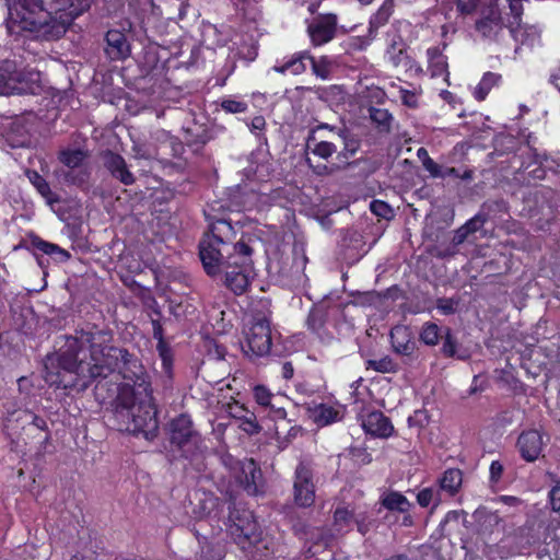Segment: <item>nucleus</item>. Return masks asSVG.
Returning a JSON list of instances; mask_svg holds the SVG:
<instances>
[{
	"mask_svg": "<svg viewBox=\"0 0 560 560\" xmlns=\"http://www.w3.org/2000/svg\"><path fill=\"white\" fill-rule=\"evenodd\" d=\"M108 329L78 330L44 360V380L62 389H86L96 378L118 371L127 383L118 388V406H131L137 395L153 393L151 376L142 361L125 348L112 346Z\"/></svg>",
	"mask_w": 560,
	"mask_h": 560,
	"instance_id": "f257e3e1",
	"label": "nucleus"
},
{
	"mask_svg": "<svg viewBox=\"0 0 560 560\" xmlns=\"http://www.w3.org/2000/svg\"><path fill=\"white\" fill-rule=\"evenodd\" d=\"M94 0H4L11 35L24 32L45 40L65 35L72 22L89 11Z\"/></svg>",
	"mask_w": 560,
	"mask_h": 560,
	"instance_id": "f03ea898",
	"label": "nucleus"
},
{
	"mask_svg": "<svg viewBox=\"0 0 560 560\" xmlns=\"http://www.w3.org/2000/svg\"><path fill=\"white\" fill-rule=\"evenodd\" d=\"M232 234V224L222 219L211 223L209 230L200 240L198 254L208 276L215 277L220 275L225 260H229V257L234 254L235 243L229 241Z\"/></svg>",
	"mask_w": 560,
	"mask_h": 560,
	"instance_id": "7ed1b4c3",
	"label": "nucleus"
},
{
	"mask_svg": "<svg viewBox=\"0 0 560 560\" xmlns=\"http://www.w3.org/2000/svg\"><path fill=\"white\" fill-rule=\"evenodd\" d=\"M116 413L128 418L125 427L127 432L136 436L141 434L147 440H153L156 436L159 419L153 393L137 395L131 406H118L116 402Z\"/></svg>",
	"mask_w": 560,
	"mask_h": 560,
	"instance_id": "20e7f679",
	"label": "nucleus"
},
{
	"mask_svg": "<svg viewBox=\"0 0 560 560\" xmlns=\"http://www.w3.org/2000/svg\"><path fill=\"white\" fill-rule=\"evenodd\" d=\"M233 250L234 254L225 260L221 272L224 273V285L235 295H242L250 285L254 248L241 238L234 244Z\"/></svg>",
	"mask_w": 560,
	"mask_h": 560,
	"instance_id": "39448f33",
	"label": "nucleus"
},
{
	"mask_svg": "<svg viewBox=\"0 0 560 560\" xmlns=\"http://www.w3.org/2000/svg\"><path fill=\"white\" fill-rule=\"evenodd\" d=\"M228 532L233 541L244 551L250 550L262 540V529L254 513L235 503L229 505Z\"/></svg>",
	"mask_w": 560,
	"mask_h": 560,
	"instance_id": "423d86ee",
	"label": "nucleus"
},
{
	"mask_svg": "<svg viewBox=\"0 0 560 560\" xmlns=\"http://www.w3.org/2000/svg\"><path fill=\"white\" fill-rule=\"evenodd\" d=\"M40 72L34 69H19L15 61L0 63V95L37 94L42 90Z\"/></svg>",
	"mask_w": 560,
	"mask_h": 560,
	"instance_id": "0eeeda50",
	"label": "nucleus"
},
{
	"mask_svg": "<svg viewBox=\"0 0 560 560\" xmlns=\"http://www.w3.org/2000/svg\"><path fill=\"white\" fill-rule=\"evenodd\" d=\"M271 311L267 307L264 310H254L249 330L246 334V347H243L245 354L261 358L270 354L271 338Z\"/></svg>",
	"mask_w": 560,
	"mask_h": 560,
	"instance_id": "6e6552de",
	"label": "nucleus"
},
{
	"mask_svg": "<svg viewBox=\"0 0 560 560\" xmlns=\"http://www.w3.org/2000/svg\"><path fill=\"white\" fill-rule=\"evenodd\" d=\"M168 436L171 445L186 459L191 457L200 442V435L187 413H180L170 421Z\"/></svg>",
	"mask_w": 560,
	"mask_h": 560,
	"instance_id": "1a4fd4ad",
	"label": "nucleus"
},
{
	"mask_svg": "<svg viewBox=\"0 0 560 560\" xmlns=\"http://www.w3.org/2000/svg\"><path fill=\"white\" fill-rule=\"evenodd\" d=\"M474 28L483 39L497 42L506 28L500 0H483L477 9Z\"/></svg>",
	"mask_w": 560,
	"mask_h": 560,
	"instance_id": "9d476101",
	"label": "nucleus"
},
{
	"mask_svg": "<svg viewBox=\"0 0 560 560\" xmlns=\"http://www.w3.org/2000/svg\"><path fill=\"white\" fill-rule=\"evenodd\" d=\"M293 499L300 508H310L315 502L314 472L304 463H300L294 471Z\"/></svg>",
	"mask_w": 560,
	"mask_h": 560,
	"instance_id": "9b49d317",
	"label": "nucleus"
},
{
	"mask_svg": "<svg viewBox=\"0 0 560 560\" xmlns=\"http://www.w3.org/2000/svg\"><path fill=\"white\" fill-rule=\"evenodd\" d=\"M20 247L31 252L39 266H43L39 254L49 256L56 262H66L71 258L68 250L61 248L55 243L43 240L35 233L28 235V240L20 244Z\"/></svg>",
	"mask_w": 560,
	"mask_h": 560,
	"instance_id": "f8f14e48",
	"label": "nucleus"
},
{
	"mask_svg": "<svg viewBox=\"0 0 560 560\" xmlns=\"http://www.w3.org/2000/svg\"><path fill=\"white\" fill-rule=\"evenodd\" d=\"M338 19L334 13L318 14L308 25L307 33L314 46L332 40L337 33Z\"/></svg>",
	"mask_w": 560,
	"mask_h": 560,
	"instance_id": "ddd939ff",
	"label": "nucleus"
},
{
	"mask_svg": "<svg viewBox=\"0 0 560 560\" xmlns=\"http://www.w3.org/2000/svg\"><path fill=\"white\" fill-rule=\"evenodd\" d=\"M237 480L243 490L249 495L256 497L265 493L262 471L253 458L242 463Z\"/></svg>",
	"mask_w": 560,
	"mask_h": 560,
	"instance_id": "4468645a",
	"label": "nucleus"
},
{
	"mask_svg": "<svg viewBox=\"0 0 560 560\" xmlns=\"http://www.w3.org/2000/svg\"><path fill=\"white\" fill-rule=\"evenodd\" d=\"M101 160L103 166L108 171L113 178L117 179L126 186L135 184L136 177L129 171L122 155L107 149L101 153Z\"/></svg>",
	"mask_w": 560,
	"mask_h": 560,
	"instance_id": "2eb2a0df",
	"label": "nucleus"
},
{
	"mask_svg": "<svg viewBox=\"0 0 560 560\" xmlns=\"http://www.w3.org/2000/svg\"><path fill=\"white\" fill-rule=\"evenodd\" d=\"M210 139L211 131L205 124L194 120L183 128V140L194 155L201 154Z\"/></svg>",
	"mask_w": 560,
	"mask_h": 560,
	"instance_id": "dca6fc26",
	"label": "nucleus"
},
{
	"mask_svg": "<svg viewBox=\"0 0 560 560\" xmlns=\"http://www.w3.org/2000/svg\"><path fill=\"white\" fill-rule=\"evenodd\" d=\"M393 351L399 355L411 357L417 350V341L411 328L407 325H396L389 332Z\"/></svg>",
	"mask_w": 560,
	"mask_h": 560,
	"instance_id": "f3484780",
	"label": "nucleus"
},
{
	"mask_svg": "<svg viewBox=\"0 0 560 560\" xmlns=\"http://www.w3.org/2000/svg\"><path fill=\"white\" fill-rule=\"evenodd\" d=\"M542 445V435L537 430L523 431L516 442L521 457L528 463L539 457Z\"/></svg>",
	"mask_w": 560,
	"mask_h": 560,
	"instance_id": "a211bd4d",
	"label": "nucleus"
},
{
	"mask_svg": "<svg viewBox=\"0 0 560 560\" xmlns=\"http://www.w3.org/2000/svg\"><path fill=\"white\" fill-rule=\"evenodd\" d=\"M362 428L365 433L381 439H387L394 432L390 419L380 410L370 411L362 420Z\"/></svg>",
	"mask_w": 560,
	"mask_h": 560,
	"instance_id": "6ab92c4d",
	"label": "nucleus"
},
{
	"mask_svg": "<svg viewBox=\"0 0 560 560\" xmlns=\"http://www.w3.org/2000/svg\"><path fill=\"white\" fill-rule=\"evenodd\" d=\"M168 147L171 150L172 156L175 159V161H168V160H158L160 164H162V167L166 170V174L171 175L172 173H183L186 171L189 159L185 156L186 152V144L184 140H180L179 138L172 137L168 141Z\"/></svg>",
	"mask_w": 560,
	"mask_h": 560,
	"instance_id": "aec40b11",
	"label": "nucleus"
},
{
	"mask_svg": "<svg viewBox=\"0 0 560 560\" xmlns=\"http://www.w3.org/2000/svg\"><path fill=\"white\" fill-rule=\"evenodd\" d=\"M105 43V52L110 60H124L130 55V44L122 31H107Z\"/></svg>",
	"mask_w": 560,
	"mask_h": 560,
	"instance_id": "412c9836",
	"label": "nucleus"
},
{
	"mask_svg": "<svg viewBox=\"0 0 560 560\" xmlns=\"http://www.w3.org/2000/svg\"><path fill=\"white\" fill-rule=\"evenodd\" d=\"M310 417L319 427H326L335 422L341 421L345 417V408L342 406H331L328 404H317L310 408Z\"/></svg>",
	"mask_w": 560,
	"mask_h": 560,
	"instance_id": "4be33fe9",
	"label": "nucleus"
},
{
	"mask_svg": "<svg viewBox=\"0 0 560 560\" xmlns=\"http://www.w3.org/2000/svg\"><path fill=\"white\" fill-rule=\"evenodd\" d=\"M311 58L308 50L298 51L290 57L283 58L281 61L277 60L272 70L280 74L291 73L293 75L302 74L306 71L305 60Z\"/></svg>",
	"mask_w": 560,
	"mask_h": 560,
	"instance_id": "5701e85b",
	"label": "nucleus"
},
{
	"mask_svg": "<svg viewBox=\"0 0 560 560\" xmlns=\"http://www.w3.org/2000/svg\"><path fill=\"white\" fill-rule=\"evenodd\" d=\"M427 56L430 75L432 78L444 77V80L447 82L450 78L447 57L436 46L428 48Z\"/></svg>",
	"mask_w": 560,
	"mask_h": 560,
	"instance_id": "b1692460",
	"label": "nucleus"
},
{
	"mask_svg": "<svg viewBox=\"0 0 560 560\" xmlns=\"http://www.w3.org/2000/svg\"><path fill=\"white\" fill-rule=\"evenodd\" d=\"M509 32L514 42L521 46H527L532 48L540 43L541 30L536 25L522 23L520 26L509 30Z\"/></svg>",
	"mask_w": 560,
	"mask_h": 560,
	"instance_id": "393cba45",
	"label": "nucleus"
},
{
	"mask_svg": "<svg viewBox=\"0 0 560 560\" xmlns=\"http://www.w3.org/2000/svg\"><path fill=\"white\" fill-rule=\"evenodd\" d=\"M395 11V0H384L369 20L368 34L374 38L381 27L386 25Z\"/></svg>",
	"mask_w": 560,
	"mask_h": 560,
	"instance_id": "a878e982",
	"label": "nucleus"
},
{
	"mask_svg": "<svg viewBox=\"0 0 560 560\" xmlns=\"http://www.w3.org/2000/svg\"><path fill=\"white\" fill-rule=\"evenodd\" d=\"M159 358L163 371V388L164 390L173 389L174 381V352L170 345L165 347H156Z\"/></svg>",
	"mask_w": 560,
	"mask_h": 560,
	"instance_id": "bb28decb",
	"label": "nucleus"
},
{
	"mask_svg": "<svg viewBox=\"0 0 560 560\" xmlns=\"http://www.w3.org/2000/svg\"><path fill=\"white\" fill-rule=\"evenodd\" d=\"M305 145L306 150L324 160H328L337 152V145L331 141L319 140L315 137V130H308Z\"/></svg>",
	"mask_w": 560,
	"mask_h": 560,
	"instance_id": "cd10ccee",
	"label": "nucleus"
},
{
	"mask_svg": "<svg viewBox=\"0 0 560 560\" xmlns=\"http://www.w3.org/2000/svg\"><path fill=\"white\" fill-rule=\"evenodd\" d=\"M438 482L440 489L448 497H455L463 485V471L459 468H447Z\"/></svg>",
	"mask_w": 560,
	"mask_h": 560,
	"instance_id": "c85d7f7f",
	"label": "nucleus"
},
{
	"mask_svg": "<svg viewBox=\"0 0 560 560\" xmlns=\"http://www.w3.org/2000/svg\"><path fill=\"white\" fill-rule=\"evenodd\" d=\"M27 177L37 192L46 200L48 205L52 206L61 201L59 195L51 190L49 183L38 172H27Z\"/></svg>",
	"mask_w": 560,
	"mask_h": 560,
	"instance_id": "c756f323",
	"label": "nucleus"
},
{
	"mask_svg": "<svg viewBox=\"0 0 560 560\" xmlns=\"http://www.w3.org/2000/svg\"><path fill=\"white\" fill-rule=\"evenodd\" d=\"M381 504L388 511L399 513H408L411 508L409 500L401 492L394 490L386 492L382 497Z\"/></svg>",
	"mask_w": 560,
	"mask_h": 560,
	"instance_id": "7c9ffc66",
	"label": "nucleus"
},
{
	"mask_svg": "<svg viewBox=\"0 0 560 560\" xmlns=\"http://www.w3.org/2000/svg\"><path fill=\"white\" fill-rule=\"evenodd\" d=\"M502 81V75L497 72L487 71L483 73L481 80L475 88L472 95L476 101L482 102L487 98L490 91L498 86Z\"/></svg>",
	"mask_w": 560,
	"mask_h": 560,
	"instance_id": "2f4dec72",
	"label": "nucleus"
},
{
	"mask_svg": "<svg viewBox=\"0 0 560 560\" xmlns=\"http://www.w3.org/2000/svg\"><path fill=\"white\" fill-rule=\"evenodd\" d=\"M338 138L343 144L342 150L339 152V158L350 159L355 155V153L360 150L361 140L357 135L351 132L347 128H342L338 130Z\"/></svg>",
	"mask_w": 560,
	"mask_h": 560,
	"instance_id": "473e14b6",
	"label": "nucleus"
},
{
	"mask_svg": "<svg viewBox=\"0 0 560 560\" xmlns=\"http://www.w3.org/2000/svg\"><path fill=\"white\" fill-rule=\"evenodd\" d=\"M242 411L243 413L241 416H235V419L238 421V429L249 436L259 434L262 427L259 423L256 413L244 407L242 408Z\"/></svg>",
	"mask_w": 560,
	"mask_h": 560,
	"instance_id": "72a5a7b5",
	"label": "nucleus"
},
{
	"mask_svg": "<svg viewBox=\"0 0 560 560\" xmlns=\"http://www.w3.org/2000/svg\"><path fill=\"white\" fill-rule=\"evenodd\" d=\"M444 334V328L433 322H425L419 331V340L425 346H436Z\"/></svg>",
	"mask_w": 560,
	"mask_h": 560,
	"instance_id": "f704fd0d",
	"label": "nucleus"
},
{
	"mask_svg": "<svg viewBox=\"0 0 560 560\" xmlns=\"http://www.w3.org/2000/svg\"><path fill=\"white\" fill-rule=\"evenodd\" d=\"M370 118L381 133H389L392 131L393 115L388 109L371 107Z\"/></svg>",
	"mask_w": 560,
	"mask_h": 560,
	"instance_id": "c9c22d12",
	"label": "nucleus"
},
{
	"mask_svg": "<svg viewBox=\"0 0 560 560\" xmlns=\"http://www.w3.org/2000/svg\"><path fill=\"white\" fill-rule=\"evenodd\" d=\"M225 548L220 542H203L195 560H223Z\"/></svg>",
	"mask_w": 560,
	"mask_h": 560,
	"instance_id": "e433bc0d",
	"label": "nucleus"
},
{
	"mask_svg": "<svg viewBox=\"0 0 560 560\" xmlns=\"http://www.w3.org/2000/svg\"><path fill=\"white\" fill-rule=\"evenodd\" d=\"M88 154L81 149H66L61 150L58 155L60 163L70 168L79 167Z\"/></svg>",
	"mask_w": 560,
	"mask_h": 560,
	"instance_id": "4c0bfd02",
	"label": "nucleus"
},
{
	"mask_svg": "<svg viewBox=\"0 0 560 560\" xmlns=\"http://www.w3.org/2000/svg\"><path fill=\"white\" fill-rule=\"evenodd\" d=\"M326 320L327 312L323 307L315 306L311 308L307 315L306 325L312 332L319 335Z\"/></svg>",
	"mask_w": 560,
	"mask_h": 560,
	"instance_id": "58836bf2",
	"label": "nucleus"
},
{
	"mask_svg": "<svg viewBox=\"0 0 560 560\" xmlns=\"http://www.w3.org/2000/svg\"><path fill=\"white\" fill-rule=\"evenodd\" d=\"M388 54L390 55V62L394 67L401 65L407 66L410 61V57L407 55L406 44L401 37H399V42L393 40Z\"/></svg>",
	"mask_w": 560,
	"mask_h": 560,
	"instance_id": "ea45409f",
	"label": "nucleus"
},
{
	"mask_svg": "<svg viewBox=\"0 0 560 560\" xmlns=\"http://www.w3.org/2000/svg\"><path fill=\"white\" fill-rule=\"evenodd\" d=\"M509 4V14L505 20L506 28L512 30L522 24L524 14V0H506Z\"/></svg>",
	"mask_w": 560,
	"mask_h": 560,
	"instance_id": "a19ab883",
	"label": "nucleus"
},
{
	"mask_svg": "<svg viewBox=\"0 0 560 560\" xmlns=\"http://www.w3.org/2000/svg\"><path fill=\"white\" fill-rule=\"evenodd\" d=\"M443 345L441 348V352L445 358H455L457 348H458V341L456 337L452 334V330L450 327L444 328V334L442 336Z\"/></svg>",
	"mask_w": 560,
	"mask_h": 560,
	"instance_id": "79ce46f5",
	"label": "nucleus"
},
{
	"mask_svg": "<svg viewBox=\"0 0 560 560\" xmlns=\"http://www.w3.org/2000/svg\"><path fill=\"white\" fill-rule=\"evenodd\" d=\"M354 517V512L349 506H338L334 512V525L338 529L349 527Z\"/></svg>",
	"mask_w": 560,
	"mask_h": 560,
	"instance_id": "37998d69",
	"label": "nucleus"
},
{
	"mask_svg": "<svg viewBox=\"0 0 560 560\" xmlns=\"http://www.w3.org/2000/svg\"><path fill=\"white\" fill-rule=\"evenodd\" d=\"M276 394H273L267 386L258 384L253 387V397L256 404L264 409L271 404L275 399Z\"/></svg>",
	"mask_w": 560,
	"mask_h": 560,
	"instance_id": "c03bdc74",
	"label": "nucleus"
},
{
	"mask_svg": "<svg viewBox=\"0 0 560 560\" xmlns=\"http://www.w3.org/2000/svg\"><path fill=\"white\" fill-rule=\"evenodd\" d=\"M366 364V369H372L378 373H393L397 370V364L388 355L378 360H369Z\"/></svg>",
	"mask_w": 560,
	"mask_h": 560,
	"instance_id": "a18cd8bd",
	"label": "nucleus"
},
{
	"mask_svg": "<svg viewBox=\"0 0 560 560\" xmlns=\"http://www.w3.org/2000/svg\"><path fill=\"white\" fill-rule=\"evenodd\" d=\"M307 60L311 61L312 71L316 77L324 80L328 79L330 73V62L327 57L323 56L319 59H316L311 55V58Z\"/></svg>",
	"mask_w": 560,
	"mask_h": 560,
	"instance_id": "49530a36",
	"label": "nucleus"
},
{
	"mask_svg": "<svg viewBox=\"0 0 560 560\" xmlns=\"http://www.w3.org/2000/svg\"><path fill=\"white\" fill-rule=\"evenodd\" d=\"M221 108L228 114H241L245 113L248 108V104L244 101L235 100L232 97H223L220 101Z\"/></svg>",
	"mask_w": 560,
	"mask_h": 560,
	"instance_id": "de8ad7c7",
	"label": "nucleus"
},
{
	"mask_svg": "<svg viewBox=\"0 0 560 560\" xmlns=\"http://www.w3.org/2000/svg\"><path fill=\"white\" fill-rule=\"evenodd\" d=\"M249 130L252 133L256 136V138L261 141L264 140L267 142V138L265 135L266 129V119L261 115H257L250 119V121L247 124Z\"/></svg>",
	"mask_w": 560,
	"mask_h": 560,
	"instance_id": "09e8293b",
	"label": "nucleus"
},
{
	"mask_svg": "<svg viewBox=\"0 0 560 560\" xmlns=\"http://www.w3.org/2000/svg\"><path fill=\"white\" fill-rule=\"evenodd\" d=\"M483 0H453L456 5L457 12L463 15H471L476 13L479 5H481Z\"/></svg>",
	"mask_w": 560,
	"mask_h": 560,
	"instance_id": "8fccbe9b",
	"label": "nucleus"
},
{
	"mask_svg": "<svg viewBox=\"0 0 560 560\" xmlns=\"http://www.w3.org/2000/svg\"><path fill=\"white\" fill-rule=\"evenodd\" d=\"M410 428H425L430 422V416L425 409H418L407 419Z\"/></svg>",
	"mask_w": 560,
	"mask_h": 560,
	"instance_id": "3c124183",
	"label": "nucleus"
},
{
	"mask_svg": "<svg viewBox=\"0 0 560 560\" xmlns=\"http://www.w3.org/2000/svg\"><path fill=\"white\" fill-rule=\"evenodd\" d=\"M155 314L158 315L156 318L151 317L152 336H153V339H155L158 341L156 342V347H165L166 345H170V343L165 340L164 329H163L162 324L160 322L161 312L160 311H155Z\"/></svg>",
	"mask_w": 560,
	"mask_h": 560,
	"instance_id": "603ef678",
	"label": "nucleus"
},
{
	"mask_svg": "<svg viewBox=\"0 0 560 560\" xmlns=\"http://www.w3.org/2000/svg\"><path fill=\"white\" fill-rule=\"evenodd\" d=\"M370 210L374 215L383 219H390L393 217L392 207L383 200H372L370 203Z\"/></svg>",
	"mask_w": 560,
	"mask_h": 560,
	"instance_id": "864d4df0",
	"label": "nucleus"
},
{
	"mask_svg": "<svg viewBox=\"0 0 560 560\" xmlns=\"http://www.w3.org/2000/svg\"><path fill=\"white\" fill-rule=\"evenodd\" d=\"M133 158L137 160H156L155 150L145 143H133Z\"/></svg>",
	"mask_w": 560,
	"mask_h": 560,
	"instance_id": "5fc2aeb1",
	"label": "nucleus"
},
{
	"mask_svg": "<svg viewBox=\"0 0 560 560\" xmlns=\"http://www.w3.org/2000/svg\"><path fill=\"white\" fill-rule=\"evenodd\" d=\"M458 305V300L453 298H440L436 300V308L443 315H452L456 312Z\"/></svg>",
	"mask_w": 560,
	"mask_h": 560,
	"instance_id": "6e6d98bb",
	"label": "nucleus"
},
{
	"mask_svg": "<svg viewBox=\"0 0 560 560\" xmlns=\"http://www.w3.org/2000/svg\"><path fill=\"white\" fill-rule=\"evenodd\" d=\"M262 411L266 412L267 417L273 421L284 420L287 418V410L284 406H275L273 400L268 405V407H265Z\"/></svg>",
	"mask_w": 560,
	"mask_h": 560,
	"instance_id": "4d7b16f0",
	"label": "nucleus"
},
{
	"mask_svg": "<svg viewBox=\"0 0 560 560\" xmlns=\"http://www.w3.org/2000/svg\"><path fill=\"white\" fill-rule=\"evenodd\" d=\"M446 177L462 178L467 180L472 178V171L465 170L463 173H460V171L456 167H446L445 170L442 168V176H440V178Z\"/></svg>",
	"mask_w": 560,
	"mask_h": 560,
	"instance_id": "13d9d810",
	"label": "nucleus"
},
{
	"mask_svg": "<svg viewBox=\"0 0 560 560\" xmlns=\"http://www.w3.org/2000/svg\"><path fill=\"white\" fill-rule=\"evenodd\" d=\"M504 467L500 460H492L489 467V479L492 483H498L503 475Z\"/></svg>",
	"mask_w": 560,
	"mask_h": 560,
	"instance_id": "bf43d9fd",
	"label": "nucleus"
},
{
	"mask_svg": "<svg viewBox=\"0 0 560 560\" xmlns=\"http://www.w3.org/2000/svg\"><path fill=\"white\" fill-rule=\"evenodd\" d=\"M422 165L432 177L440 178V176H442V166L434 162V160L431 159L430 156H427V159H422Z\"/></svg>",
	"mask_w": 560,
	"mask_h": 560,
	"instance_id": "052dcab7",
	"label": "nucleus"
},
{
	"mask_svg": "<svg viewBox=\"0 0 560 560\" xmlns=\"http://www.w3.org/2000/svg\"><path fill=\"white\" fill-rule=\"evenodd\" d=\"M434 491L432 488H423L417 494V503L421 508H428L433 500Z\"/></svg>",
	"mask_w": 560,
	"mask_h": 560,
	"instance_id": "680f3d73",
	"label": "nucleus"
},
{
	"mask_svg": "<svg viewBox=\"0 0 560 560\" xmlns=\"http://www.w3.org/2000/svg\"><path fill=\"white\" fill-rule=\"evenodd\" d=\"M474 233V228H469V224H464L455 231L453 236V244L459 245L466 241L469 234Z\"/></svg>",
	"mask_w": 560,
	"mask_h": 560,
	"instance_id": "e2e57ef3",
	"label": "nucleus"
},
{
	"mask_svg": "<svg viewBox=\"0 0 560 560\" xmlns=\"http://www.w3.org/2000/svg\"><path fill=\"white\" fill-rule=\"evenodd\" d=\"M400 98L404 105L410 108H416L418 106V100L415 92L401 89L400 90Z\"/></svg>",
	"mask_w": 560,
	"mask_h": 560,
	"instance_id": "0e129e2a",
	"label": "nucleus"
},
{
	"mask_svg": "<svg viewBox=\"0 0 560 560\" xmlns=\"http://www.w3.org/2000/svg\"><path fill=\"white\" fill-rule=\"evenodd\" d=\"M549 501L551 509L556 512H560V482L553 486L549 491Z\"/></svg>",
	"mask_w": 560,
	"mask_h": 560,
	"instance_id": "69168bd1",
	"label": "nucleus"
},
{
	"mask_svg": "<svg viewBox=\"0 0 560 560\" xmlns=\"http://www.w3.org/2000/svg\"><path fill=\"white\" fill-rule=\"evenodd\" d=\"M280 374L284 380H291L294 374V368L292 362L285 361L281 364Z\"/></svg>",
	"mask_w": 560,
	"mask_h": 560,
	"instance_id": "338daca9",
	"label": "nucleus"
},
{
	"mask_svg": "<svg viewBox=\"0 0 560 560\" xmlns=\"http://www.w3.org/2000/svg\"><path fill=\"white\" fill-rule=\"evenodd\" d=\"M31 423L42 431H48V425H47L46 420L38 415L32 413Z\"/></svg>",
	"mask_w": 560,
	"mask_h": 560,
	"instance_id": "774afa93",
	"label": "nucleus"
}]
</instances>
